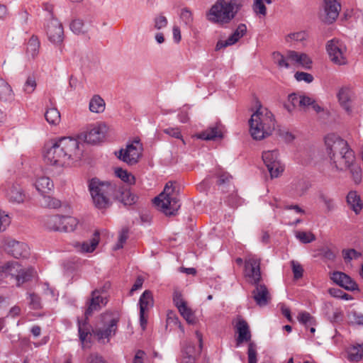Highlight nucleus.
Segmentation results:
<instances>
[{"label":"nucleus","mask_w":363,"mask_h":363,"mask_svg":"<svg viewBox=\"0 0 363 363\" xmlns=\"http://www.w3.org/2000/svg\"><path fill=\"white\" fill-rule=\"evenodd\" d=\"M80 142L71 137L59 138L48 147L44 154L46 162L57 167H69L79 161L83 150Z\"/></svg>","instance_id":"nucleus-1"},{"label":"nucleus","mask_w":363,"mask_h":363,"mask_svg":"<svg viewBox=\"0 0 363 363\" xmlns=\"http://www.w3.org/2000/svg\"><path fill=\"white\" fill-rule=\"evenodd\" d=\"M326 151L331 162L338 170L350 167L354 162V154L347 141L335 134H329L325 138Z\"/></svg>","instance_id":"nucleus-2"},{"label":"nucleus","mask_w":363,"mask_h":363,"mask_svg":"<svg viewBox=\"0 0 363 363\" xmlns=\"http://www.w3.org/2000/svg\"><path fill=\"white\" fill-rule=\"evenodd\" d=\"M87 188L94 208L104 211L112 205L116 184L94 177L88 181Z\"/></svg>","instance_id":"nucleus-3"},{"label":"nucleus","mask_w":363,"mask_h":363,"mask_svg":"<svg viewBox=\"0 0 363 363\" xmlns=\"http://www.w3.org/2000/svg\"><path fill=\"white\" fill-rule=\"evenodd\" d=\"M243 6V0H217L206 14L207 19L215 23H230Z\"/></svg>","instance_id":"nucleus-4"},{"label":"nucleus","mask_w":363,"mask_h":363,"mask_svg":"<svg viewBox=\"0 0 363 363\" xmlns=\"http://www.w3.org/2000/svg\"><path fill=\"white\" fill-rule=\"evenodd\" d=\"M249 124L252 137L255 140H262L272 134L275 121L269 111L259 108L251 116Z\"/></svg>","instance_id":"nucleus-5"},{"label":"nucleus","mask_w":363,"mask_h":363,"mask_svg":"<svg viewBox=\"0 0 363 363\" xmlns=\"http://www.w3.org/2000/svg\"><path fill=\"white\" fill-rule=\"evenodd\" d=\"M154 203L166 216L176 215L181 203L173 182H169L166 184L163 191L154 199Z\"/></svg>","instance_id":"nucleus-6"},{"label":"nucleus","mask_w":363,"mask_h":363,"mask_svg":"<svg viewBox=\"0 0 363 363\" xmlns=\"http://www.w3.org/2000/svg\"><path fill=\"white\" fill-rule=\"evenodd\" d=\"M118 321V318L113 317L112 313H104L101 315V323L91 330L93 335L99 342L108 343L116 333Z\"/></svg>","instance_id":"nucleus-7"},{"label":"nucleus","mask_w":363,"mask_h":363,"mask_svg":"<svg viewBox=\"0 0 363 363\" xmlns=\"http://www.w3.org/2000/svg\"><path fill=\"white\" fill-rule=\"evenodd\" d=\"M44 225L50 230L72 232L78 225V220L72 216H48L44 218Z\"/></svg>","instance_id":"nucleus-8"},{"label":"nucleus","mask_w":363,"mask_h":363,"mask_svg":"<svg viewBox=\"0 0 363 363\" xmlns=\"http://www.w3.org/2000/svg\"><path fill=\"white\" fill-rule=\"evenodd\" d=\"M326 50L330 60L335 65H345L347 64V46L341 40L333 38L326 44Z\"/></svg>","instance_id":"nucleus-9"},{"label":"nucleus","mask_w":363,"mask_h":363,"mask_svg":"<svg viewBox=\"0 0 363 363\" xmlns=\"http://www.w3.org/2000/svg\"><path fill=\"white\" fill-rule=\"evenodd\" d=\"M1 271L5 274L15 277L18 286L30 280L34 275L33 268L21 269V265L16 261L8 262L1 267Z\"/></svg>","instance_id":"nucleus-10"},{"label":"nucleus","mask_w":363,"mask_h":363,"mask_svg":"<svg viewBox=\"0 0 363 363\" xmlns=\"http://www.w3.org/2000/svg\"><path fill=\"white\" fill-rule=\"evenodd\" d=\"M143 145L139 140H134L128 144L125 149H121L116 152L118 158L129 165H134L139 161L142 156Z\"/></svg>","instance_id":"nucleus-11"},{"label":"nucleus","mask_w":363,"mask_h":363,"mask_svg":"<svg viewBox=\"0 0 363 363\" xmlns=\"http://www.w3.org/2000/svg\"><path fill=\"white\" fill-rule=\"evenodd\" d=\"M262 157L272 178H277L282 174L284 165L279 158L277 150L264 151Z\"/></svg>","instance_id":"nucleus-12"},{"label":"nucleus","mask_w":363,"mask_h":363,"mask_svg":"<svg viewBox=\"0 0 363 363\" xmlns=\"http://www.w3.org/2000/svg\"><path fill=\"white\" fill-rule=\"evenodd\" d=\"M45 30L48 39L51 43L55 45H62L65 39L64 28L57 18L46 21Z\"/></svg>","instance_id":"nucleus-13"},{"label":"nucleus","mask_w":363,"mask_h":363,"mask_svg":"<svg viewBox=\"0 0 363 363\" xmlns=\"http://www.w3.org/2000/svg\"><path fill=\"white\" fill-rule=\"evenodd\" d=\"M101 292V290L99 289H95L91 292V297L86 303V308L84 311L86 319H89L94 312L100 311L102 306L106 305L107 298L104 297Z\"/></svg>","instance_id":"nucleus-14"},{"label":"nucleus","mask_w":363,"mask_h":363,"mask_svg":"<svg viewBox=\"0 0 363 363\" xmlns=\"http://www.w3.org/2000/svg\"><path fill=\"white\" fill-rule=\"evenodd\" d=\"M341 11L339 0H323V14L322 21L326 24H332L337 18Z\"/></svg>","instance_id":"nucleus-15"},{"label":"nucleus","mask_w":363,"mask_h":363,"mask_svg":"<svg viewBox=\"0 0 363 363\" xmlns=\"http://www.w3.org/2000/svg\"><path fill=\"white\" fill-rule=\"evenodd\" d=\"M3 247L8 254L16 259L27 257L29 254V248L26 243L14 240H4Z\"/></svg>","instance_id":"nucleus-16"},{"label":"nucleus","mask_w":363,"mask_h":363,"mask_svg":"<svg viewBox=\"0 0 363 363\" xmlns=\"http://www.w3.org/2000/svg\"><path fill=\"white\" fill-rule=\"evenodd\" d=\"M108 126L104 123L92 125L85 135V141L90 144H96L102 141L108 132Z\"/></svg>","instance_id":"nucleus-17"},{"label":"nucleus","mask_w":363,"mask_h":363,"mask_svg":"<svg viewBox=\"0 0 363 363\" xmlns=\"http://www.w3.org/2000/svg\"><path fill=\"white\" fill-rule=\"evenodd\" d=\"M245 274L250 279L252 284H257L261 280L260 261L255 257H250L245 260Z\"/></svg>","instance_id":"nucleus-18"},{"label":"nucleus","mask_w":363,"mask_h":363,"mask_svg":"<svg viewBox=\"0 0 363 363\" xmlns=\"http://www.w3.org/2000/svg\"><path fill=\"white\" fill-rule=\"evenodd\" d=\"M330 279L340 286L347 291L358 290L357 284L348 275L341 272H334Z\"/></svg>","instance_id":"nucleus-19"},{"label":"nucleus","mask_w":363,"mask_h":363,"mask_svg":"<svg viewBox=\"0 0 363 363\" xmlns=\"http://www.w3.org/2000/svg\"><path fill=\"white\" fill-rule=\"evenodd\" d=\"M247 32V27L245 24L240 23L236 30L228 37L225 40H218L216 50H219L222 48H225L228 46L234 45L237 43Z\"/></svg>","instance_id":"nucleus-20"},{"label":"nucleus","mask_w":363,"mask_h":363,"mask_svg":"<svg viewBox=\"0 0 363 363\" xmlns=\"http://www.w3.org/2000/svg\"><path fill=\"white\" fill-rule=\"evenodd\" d=\"M255 289L252 291V297L259 306H264L271 300V296L267 286L264 284L257 283L254 284Z\"/></svg>","instance_id":"nucleus-21"},{"label":"nucleus","mask_w":363,"mask_h":363,"mask_svg":"<svg viewBox=\"0 0 363 363\" xmlns=\"http://www.w3.org/2000/svg\"><path fill=\"white\" fill-rule=\"evenodd\" d=\"M78 333L79 337L82 342V347H89L88 345L91 343V338L93 333L91 332V326L89 324V319L84 317V320H78Z\"/></svg>","instance_id":"nucleus-22"},{"label":"nucleus","mask_w":363,"mask_h":363,"mask_svg":"<svg viewBox=\"0 0 363 363\" xmlns=\"http://www.w3.org/2000/svg\"><path fill=\"white\" fill-rule=\"evenodd\" d=\"M236 332L238 336L236 339L237 346H239L244 342H248L251 340V333L249 325L245 320L238 318L235 325Z\"/></svg>","instance_id":"nucleus-23"},{"label":"nucleus","mask_w":363,"mask_h":363,"mask_svg":"<svg viewBox=\"0 0 363 363\" xmlns=\"http://www.w3.org/2000/svg\"><path fill=\"white\" fill-rule=\"evenodd\" d=\"M7 200L13 204L23 203L26 198L23 189L19 185H12L6 192Z\"/></svg>","instance_id":"nucleus-24"},{"label":"nucleus","mask_w":363,"mask_h":363,"mask_svg":"<svg viewBox=\"0 0 363 363\" xmlns=\"http://www.w3.org/2000/svg\"><path fill=\"white\" fill-rule=\"evenodd\" d=\"M113 201H118L125 206L131 205L135 203V196L129 189L122 186L116 184V191L113 194Z\"/></svg>","instance_id":"nucleus-25"},{"label":"nucleus","mask_w":363,"mask_h":363,"mask_svg":"<svg viewBox=\"0 0 363 363\" xmlns=\"http://www.w3.org/2000/svg\"><path fill=\"white\" fill-rule=\"evenodd\" d=\"M337 97L341 106L350 113L352 112V103L353 93L349 88H342L337 94Z\"/></svg>","instance_id":"nucleus-26"},{"label":"nucleus","mask_w":363,"mask_h":363,"mask_svg":"<svg viewBox=\"0 0 363 363\" xmlns=\"http://www.w3.org/2000/svg\"><path fill=\"white\" fill-rule=\"evenodd\" d=\"M99 233L98 232H95L94 234V238L91 240L84 241L82 243L77 242L74 245V247L77 251L82 253L92 252L99 244Z\"/></svg>","instance_id":"nucleus-27"},{"label":"nucleus","mask_w":363,"mask_h":363,"mask_svg":"<svg viewBox=\"0 0 363 363\" xmlns=\"http://www.w3.org/2000/svg\"><path fill=\"white\" fill-rule=\"evenodd\" d=\"M287 58L291 62H295L306 68H309L312 63V61L306 54L298 52L294 50H289L287 52Z\"/></svg>","instance_id":"nucleus-28"},{"label":"nucleus","mask_w":363,"mask_h":363,"mask_svg":"<svg viewBox=\"0 0 363 363\" xmlns=\"http://www.w3.org/2000/svg\"><path fill=\"white\" fill-rule=\"evenodd\" d=\"M15 99V94L9 84L0 78V100L6 103H11Z\"/></svg>","instance_id":"nucleus-29"},{"label":"nucleus","mask_w":363,"mask_h":363,"mask_svg":"<svg viewBox=\"0 0 363 363\" xmlns=\"http://www.w3.org/2000/svg\"><path fill=\"white\" fill-rule=\"evenodd\" d=\"M40 43L37 36L33 35L28 40L26 46V57L28 60H34L39 53Z\"/></svg>","instance_id":"nucleus-30"},{"label":"nucleus","mask_w":363,"mask_h":363,"mask_svg":"<svg viewBox=\"0 0 363 363\" xmlns=\"http://www.w3.org/2000/svg\"><path fill=\"white\" fill-rule=\"evenodd\" d=\"M347 203L351 209L356 213L359 214L363 208V203L360 196L355 191H350L347 196Z\"/></svg>","instance_id":"nucleus-31"},{"label":"nucleus","mask_w":363,"mask_h":363,"mask_svg":"<svg viewBox=\"0 0 363 363\" xmlns=\"http://www.w3.org/2000/svg\"><path fill=\"white\" fill-rule=\"evenodd\" d=\"M196 337L198 339L199 343V347H196L194 345H193L191 342H188L183 350L184 356H190L195 357L196 354H199L201 353L203 347L202 335L199 331H196Z\"/></svg>","instance_id":"nucleus-32"},{"label":"nucleus","mask_w":363,"mask_h":363,"mask_svg":"<svg viewBox=\"0 0 363 363\" xmlns=\"http://www.w3.org/2000/svg\"><path fill=\"white\" fill-rule=\"evenodd\" d=\"M198 138L205 140H215L223 138V134L220 126L216 125L199 133Z\"/></svg>","instance_id":"nucleus-33"},{"label":"nucleus","mask_w":363,"mask_h":363,"mask_svg":"<svg viewBox=\"0 0 363 363\" xmlns=\"http://www.w3.org/2000/svg\"><path fill=\"white\" fill-rule=\"evenodd\" d=\"M154 305L152 294L149 290H145L140 297V311L147 312Z\"/></svg>","instance_id":"nucleus-34"},{"label":"nucleus","mask_w":363,"mask_h":363,"mask_svg":"<svg viewBox=\"0 0 363 363\" xmlns=\"http://www.w3.org/2000/svg\"><path fill=\"white\" fill-rule=\"evenodd\" d=\"M35 186L41 194L48 193L54 186L53 182L48 177L42 176L37 179Z\"/></svg>","instance_id":"nucleus-35"},{"label":"nucleus","mask_w":363,"mask_h":363,"mask_svg":"<svg viewBox=\"0 0 363 363\" xmlns=\"http://www.w3.org/2000/svg\"><path fill=\"white\" fill-rule=\"evenodd\" d=\"M89 108L93 113H102L106 108L104 100L99 95H94L89 101Z\"/></svg>","instance_id":"nucleus-36"},{"label":"nucleus","mask_w":363,"mask_h":363,"mask_svg":"<svg viewBox=\"0 0 363 363\" xmlns=\"http://www.w3.org/2000/svg\"><path fill=\"white\" fill-rule=\"evenodd\" d=\"M363 359V345L351 347L348 350V359L352 362H358Z\"/></svg>","instance_id":"nucleus-37"},{"label":"nucleus","mask_w":363,"mask_h":363,"mask_svg":"<svg viewBox=\"0 0 363 363\" xmlns=\"http://www.w3.org/2000/svg\"><path fill=\"white\" fill-rule=\"evenodd\" d=\"M69 28L74 34L78 35H85L89 31L84 21L79 18L72 20L69 24Z\"/></svg>","instance_id":"nucleus-38"},{"label":"nucleus","mask_w":363,"mask_h":363,"mask_svg":"<svg viewBox=\"0 0 363 363\" xmlns=\"http://www.w3.org/2000/svg\"><path fill=\"white\" fill-rule=\"evenodd\" d=\"M45 118L48 123L56 125L60 121V113L56 108H50L46 110Z\"/></svg>","instance_id":"nucleus-39"},{"label":"nucleus","mask_w":363,"mask_h":363,"mask_svg":"<svg viewBox=\"0 0 363 363\" xmlns=\"http://www.w3.org/2000/svg\"><path fill=\"white\" fill-rule=\"evenodd\" d=\"M318 199L321 202L324 203L327 212H330L335 209L336 204L334 199L329 196L327 194L320 191L318 192Z\"/></svg>","instance_id":"nucleus-40"},{"label":"nucleus","mask_w":363,"mask_h":363,"mask_svg":"<svg viewBox=\"0 0 363 363\" xmlns=\"http://www.w3.org/2000/svg\"><path fill=\"white\" fill-rule=\"evenodd\" d=\"M310 184L305 179H298L292 183V188L298 196L303 195L310 188Z\"/></svg>","instance_id":"nucleus-41"},{"label":"nucleus","mask_w":363,"mask_h":363,"mask_svg":"<svg viewBox=\"0 0 363 363\" xmlns=\"http://www.w3.org/2000/svg\"><path fill=\"white\" fill-rule=\"evenodd\" d=\"M115 174L117 177L120 178L123 182L128 184H134L135 182V177L127 170L123 169L122 168H116L115 169Z\"/></svg>","instance_id":"nucleus-42"},{"label":"nucleus","mask_w":363,"mask_h":363,"mask_svg":"<svg viewBox=\"0 0 363 363\" xmlns=\"http://www.w3.org/2000/svg\"><path fill=\"white\" fill-rule=\"evenodd\" d=\"M296 238L303 244L311 243L315 240V235L311 232L297 231L296 232Z\"/></svg>","instance_id":"nucleus-43"},{"label":"nucleus","mask_w":363,"mask_h":363,"mask_svg":"<svg viewBox=\"0 0 363 363\" xmlns=\"http://www.w3.org/2000/svg\"><path fill=\"white\" fill-rule=\"evenodd\" d=\"M301 95H298L296 94H291L289 95L288 97V104L284 105L285 108L288 110L289 112H291L294 108L300 107V99Z\"/></svg>","instance_id":"nucleus-44"},{"label":"nucleus","mask_w":363,"mask_h":363,"mask_svg":"<svg viewBox=\"0 0 363 363\" xmlns=\"http://www.w3.org/2000/svg\"><path fill=\"white\" fill-rule=\"evenodd\" d=\"M181 315L189 323H195V315L190 308L187 306L186 304L184 306H182L178 309Z\"/></svg>","instance_id":"nucleus-45"},{"label":"nucleus","mask_w":363,"mask_h":363,"mask_svg":"<svg viewBox=\"0 0 363 363\" xmlns=\"http://www.w3.org/2000/svg\"><path fill=\"white\" fill-rule=\"evenodd\" d=\"M298 321L303 324L306 328H309L310 325H315V319L308 312H301L298 315Z\"/></svg>","instance_id":"nucleus-46"},{"label":"nucleus","mask_w":363,"mask_h":363,"mask_svg":"<svg viewBox=\"0 0 363 363\" xmlns=\"http://www.w3.org/2000/svg\"><path fill=\"white\" fill-rule=\"evenodd\" d=\"M37 86L36 80L34 76L30 75L27 77L24 85H23V91L26 94H31L33 93Z\"/></svg>","instance_id":"nucleus-47"},{"label":"nucleus","mask_w":363,"mask_h":363,"mask_svg":"<svg viewBox=\"0 0 363 363\" xmlns=\"http://www.w3.org/2000/svg\"><path fill=\"white\" fill-rule=\"evenodd\" d=\"M29 20V13L23 10L19 12L17 23L22 28L23 30L27 33L28 23Z\"/></svg>","instance_id":"nucleus-48"},{"label":"nucleus","mask_w":363,"mask_h":363,"mask_svg":"<svg viewBox=\"0 0 363 363\" xmlns=\"http://www.w3.org/2000/svg\"><path fill=\"white\" fill-rule=\"evenodd\" d=\"M348 318L352 324L363 325V314L354 310L348 312Z\"/></svg>","instance_id":"nucleus-49"},{"label":"nucleus","mask_w":363,"mask_h":363,"mask_svg":"<svg viewBox=\"0 0 363 363\" xmlns=\"http://www.w3.org/2000/svg\"><path fill=\"white\" fill-rule=\"evenodd\" d=\"M43 205L48 208H57L61 206V201L49 196H43Z\"/></svg>","instance_id":"nucleus-50"},{"label":"nucleus","mask_w":363,"mask_h":363,"mask_svg":"<svg viewBox=\"0 0 363 363\" xmlns=\"http://www.w3.org/2000/svg\"><path fill=\"white\" fill-rule=\"evenodd\" d=\"M256 345L250 342L248 345L247 358L248 363H257Z\"/></svg>","instance_id":"nucleus-51"},{"label":"nucleus","mask_w":363,"mask_h":363,"mask_svg":"<svg viewBox=\"0 0 363 363\" xmlns=\"http://www.w3.org/2000/svg\"><path fill=\"white\" fill-rule=\"evenodd\" d=\"M273 58L275 63H277L279 67L285 68L289 67V65L288 63V60H289L287 58V55L284 57L279 52H274Z\"/></svg>","instance_id":"nucleus-52"},{"label":"nucleus","mask_w":363,"mask_h":363,"mask_svg":"<svg viewBox=\"0 0 363 363\" xmlns=\"http://www.w3.org/2000/svg\"><path fill=\"white\" fill-rule=\"evenodd\" d=\"M264 0H254L253 11L257 13L262 16H266L267 8L264 4Z\"/></svg>","instance_id":"nucleus-53"},{"label":"nucleus","mask_w":363,"mask_h":363,"mask_svg":"<svg viewBox=\"0 0 363 363\" xmlns=\"http://www.w3.org/2000/svg\"><path fill=\"white\" fill-rule=\"evenodd\" d=\"M11 223V218L5 211L0 210V231H4Z\"/></svg>","instance_id":"nucleus-54"},{"label":"nucleus","mask_w":363,"mask_h":363,"mask_svg":"<svg viewBox=\"0 0 363 363\" xmlns=\"http://www.w3.org/2000/svg\"><path fill=\"white\" fill-rule=\"evenodd\" d=\"M347 169H350V172L352 174L354 182L356 184H359L361 182L362 174H361V168L357 165H354V162L350 167Z\"/></svg>","instance_id":"nucleus-55"},{"label":"nucleus","mask_w":363,"mask_h":363,"mask_svg":"<svg viewBox=\"0 0 363 363\" xmlns=\"http://www.w3.org/2000/svg\"><path fill=\"white\" fill-rule=\"evenodd\" d=\"M361 254L354 249L343 250L342 256L345 262H350L352 259H357Z\"/></svg>","instance_id":"nucleus-56"},{"label":"nucleus","mask_w":363,"mask_h":363,"mask_svg":"<svg viewBox=\"0 0 363 363\" xmlns=\"http://www.w3.org/2000/svg\"><path fill=\"white\" fill-rule=\"evenodd\" d=\"M306 37H307V34L305 31H300V32L289 34L286 37V40L287 42H290L292 40L302 41V40H304L306 38Z\"/></svg>","instance_id":"nucleus-57"},{"label":"nucleus","mask_w":363,"mask_h":363,"mask_svg":"<svg viewBox=\"0 0 363 363\" xmlns=\"http://www.w3.org/2000/svg\"><path fill=\"white\" fill-rule=\"evenodd\" d=\"M180 18L186 26H191L194 21L193 15L188 9H182Z\"/></svg>","instance_id":"nucleus-58"},{"label":"nucleus","mask_w":363,"mask_h":363,"mask_svg":"<svg viewBox=\"0 0 363 363\" xmlns=\"http://www.w3.org/2000/svg\"><path fill=\"white\" fill-rule=\"evenodd\" d=\"M291 267L294 279H298L301 278L303 274V269L302 266L296 261H291Z\"/></svg>","instance_id":"nucleus-59"},{"label":"nucleus","mask_w":363,"mask_h":363,"mask_svg":"<svg viewBox=\"0 0 363 363\" xmlns=\"http://www.w3.org/2000/svg\"><path fill=\"white\" fill-rule=\"evenodd\" d=\"M294 77L298 82L304 81L307 83H311L313 80V77L312 74L303 72H296Z\"/></svg>","instance_id":"nucleus-60"},{"label":"nucleus","mask_w":363,"mask_h":363,"mask_svg":"<svg viewBox=\"0 0 363 363\" xmlns=\"http://www.w3.org/2000/svg\"><path fill=\"white\" fill-rule=\"evenodd\" d=\"M128 239V230H123L118 236V240L116 245L113 247L114 250L123 248V244Z\"/></svg>","instance_id":"nucleus-61"},{"label":"nucleus","mask_w":363,"mask_h":363,"mask_svg":"<svg viewBox=\"0 0 363 363\" xmlns=\"http://www.w3.org/2000/svg\"><path fill=\"white\" fill-rule=\"evenodd\" d=\"M167 23L168 21L167 18L162 15H160L154 19V26L157 30L165 28L167 26Z\"/></svg>","instance_id":"nucleus-62"},{"label":"nucleus","mask_w":363,"mask_h":363,"mask_svg":"<svg viewBox=\"0 0 363 363\" xmlns=\"http://www.w3.org/2000/svg\"><path fill=\"white\" fill-rule=\"evenodd\" d=\"M173 302L175 306L177 308V309L186 304V302L182 298V294L178 291H175L174 293Z\"/></svg>","instance_id":"nucleus-63"},{"label":"nucleus","mask_w":363,"mask_h":363,"mask_svg":"<svg viewBox=\"0 0 363 363\" xmlns=\"http://www.w3.org/2000/svg\"><path fill=\"white\" fill-rule=\"evenodd\" d=\"M43 9L48 13L46 21H50L52 18H57L53 13L54 6L48 2L43 4Z\"/></svg>","instance_id":"nucleus-64"}]
</instances>
